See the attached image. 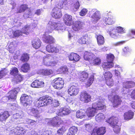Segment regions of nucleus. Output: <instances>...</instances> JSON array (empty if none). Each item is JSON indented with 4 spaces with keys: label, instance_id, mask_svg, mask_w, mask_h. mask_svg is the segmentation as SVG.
Returning <instances> with one entry per match:
<instances>
[{
    "label": "nucleus",
    "instance_id": "f257e3e1",
    "mask_svg": "<svg viewBox=\"0 0 135 135\" xmlns=\"http://www.w3.org/2000/svg\"><path fill=\"white\" fill-rule=\"evenodd\" d=\"M47 29L48 30L44 34L42 39L47 44H52L54 42V38L51 36L49 35L48 33L51 32L55 30L61 33L65 30L64 25L60 22L55 20H51L47 25Z\"/></svg>",
    "mask_w": 135,
    "mask_h": 135
},
{
    "label": "nucleus",
    "instance_id": "f03ea898",
    "mask_svg": "<svg viewBox=\"0 0 135 135\" xmlns=\"http://www.w3.org/2000/svg\"><path fill=\"white\" fill-rule=\"evenodd\" d=\"M96 102L93 104L92 107L88 108L86 112L89 117L94 116L98 110H101L105 107L104 104V100L101 97H99L98 98Z\"/></svg>",
    "mask_w": 135,
    "mask_h": 135
},
{
    "label": "nucleus",
    "instance_id": "7ed1b4c3",
    "mask_svg": "<svg viewBox=\"0 0 135 135\" xmlns=\"http://www.w3.org/2000/svg\"><path fill=\"white\" fill-rule=\"evenodd\" d=\"M52 101V99L51 97L46 95L36 99L35 100L34 104L36 107L40 108L51 104Z\"/></svg>",
    "mask_w": 135,
    "mask_h": 135
},
{
    "label": "nucleus",
    "instance_id": "20e7f679",
    "mask_svg": "<svg viewBox=\"0 0 135 135\" xmlns=\"http://www.w3.org/2000/svg\"><path fill=\"white\" fill-rule=\"evenodd\" d=\"M88 15L91 18L93 22L94 23L97 22L101 17L100 12L95 8L91 9L89 10Z\"/></svg>",
    "mask_w": 135,
    "mask_h": 135
},
{
    "label": "nucleus",
    "instance_id": "39448f33",
    "mask_svg": "<svg viewBox=\"0 0 135 135\" xmlns=\"http://www.w3.org/2000/svg\"><path fill=\"white\" fill-rule=\"evenodd\" d=\"M125 32L124 28L119 26L112 28L109 33L112 37L116 38L119 37V33H123Z\"/></svg>",
    "mask_w": 135,
    "mask_h": 135
},
{
    "label": "nucleus",
    "instance_id": "423d86ee",
    "mask_svg": "<svg viewBox=\"0 0 135 135\" xmlns=\"http://www.w3.org/2000/svg\"><path fill=\"white\" fill-rule=\"evenodd\" d=\"M114 57L113 55L111 54L107 55V60L108 62L103 63L102 66L104 70H105L107 69L111 68L114 66V64L113 61Z\"/></svg>",
    "mask_w": 135,
    "mask_h": 135
},
{
    "label": "nucleus",
    "instance_id": "0eeeda50",
    "mask_svg": "<svg viewBox=\"0 0 135 135\" xmlns=\"http://www.w3.org/2000/svg\"><path fill=\"white\" fill-rule=\"evenodd\" d=\"M47 124L54 127H59L63 122L62 120L58 117L47 119Z\"/></svg>",
    "mask_w": 135,
    "mask_h": 135
},
{
    "label": "nucleus",
    "instance_id": "6e6552de",
    "mask_svg": "<svg viewBox=\"0 0 135 135\" xmlns=\"http://www.w3.org/2000/svg\"><path fill=\"white\" fill-rule=\"evenodd\" d=\"M53 86L55 89L60 90L64 86V83L62 79L60 78H56L53 80Z\"/></svg>",
    "mask_w": 135,
    "mask_h": 135
},
{
    "label": "nucleus",
    "instance_id": "1a4fd4ad",
    "mask_svg": "<svg viewBox=\"0 0 135 135\" xmlns=\"http://www.w3.org/2000/svg\"><path fill=\"white\" fill-rule=\"evenodd\" d=\"M16 126V128L12 129L10 131V135H24L25 133L24 129L21 127Z\"/></svg>",
    "mask_w": 135,
    "mask_h": 135
},
{
    "label": "nucleus",
    "instance_id": "9d476101",
    "mask_svg": "<svg viewBox=\"0 0 135 135\" xmlns=\"http://www.w3.org/2000/svg\"><path fill=\"white\" fill-rule=\"evenodd\" d=\"M80 100L84 103H87L91 100L90 95L85 91L82 92L80 95Z\"/></svg>",
    "mask_w": 135,
    "mask_h": 135
},
{
    "label": "nucleus",
    "instance_id": "9b49d317",
    "mask_svg": "<svg viewBox=\"0 0 135 135\" xmlns=\"http://www.w3.org/2000/svg\"><path fill=\"white\" fill-rule=\"evenodd\" d=\"M61 9L59 8L57 6L56 7L54 8L51 13V15L52 17L55 19L61 18L62 16Z\"/></svg>",
    "mask_w": 135,
    "mask_h": 135
},
{
    "label": "nucleus",
    "instance_id": "f8f14e48",
    "mask_svg": "<svg viewBox=\"0 0 135 135\" xmlns=\"http://www.w3.org/2000/svg\"><path fill=\"white\" fill-rule=\"evenodd\" d=\"M30 99V97L26 94H23L21 97V102L24 106L26 107L31 102Z\"/></svg>",
    "mask_w": 135,
    "mask_h": 135
},
{
    "label": "nucleus",
    "instance_id": "ddd939ff",
    "mask_svg": "<svg viewBox=\"0 0 135 135\" xmlns=\"http://www.w3.org/2000/svg\"><path fill=\"white\" fill-rule=\"evenodd\" d=\"M63 20L65 23L68 26H70L73 24L74 19L71 16L68 14H66L64 16Z\"/></svg>",
    "mask_w": 135,
    "mask_h": 135
},
{
    "label": "nucleus",
    "instance_id": "4468645a",
    "mask_svg": "<svg viewBox=\"0 0 135 135\" xmlns=\"http://www.w3.org/2000/svg\"><path fill=\"white\" fill-rule=\"evenodd\" d=\"M17 93V90H16V89H14L8 92V94L9 95L8 97H6V98L7 99H8V101H10L11 99L13 101L16 98V94ZM12 101V100H11V101Z\"/></svg>",
    "mask_w": 135,
    "mask_h": 135
},
{
    "label": "nucleus",
    "instance_id": "2eb2a0df",
    "mask_svg": "<svg viewBox=\"0 0 135 135\" xmlns=\"http://www.w3.org/2000/svg\"><path fill=\"white\" fill-rule=\"evenodd\" d=\"M94 55L91 52L86 51L84 53V60L88 61L90 63H91L92 60L94 58Z\"/></svg>",
    "mask_w": 135,
    "mask_h": 135
},
{
    "label": "nucleus",
    "instance_id": "dca6fc26",
    "mask_svg": "<svg viewBox=\"0 0 135 135\" xmlns=\"http://www.w3.org/2000/svg\"><path fill=\"white\" fill-rule=\"evenodd\" d=\"M84 24L83 22L81 21H76L73 23V29L75 31H78L83 29Z\"/></svg>",
    "mask_w": 135,
    "mask_h": 135
},
{
    "label": "nucleus",
    "instance_id": "f3484780",
    "mask_svg": "<svg viewBox=\"0 0 135 135\" xmlns=\"http://www.w3.org/2000/svg\"><path fill=\"white\" fill-rule=\"evenodd\" d=\"M31 86L34 88H40L43 87L44 86V83L41 80H35L32 82L31 85Z\"/></svg>",
    "mask_w": 135,
    "mask_h": 135
},
{
    "label": "nucleus",
    "instance_id": "a211bd4d",
    "mask_svg": "<svg viewBox=\"0 0 135 135\" xmlns=\"http://www.w3.org/2000/svg\"><path fill=\"white\" fill-rule=\"evenodd\" d=\"M117 118L112 116L106 120V122L109 123L112 127L118 124V120Z\"/></svg>",
    "mask_w": 135,
    "mask_h": 135
},
{
    "label": "nucleus",
    "instance_id": "6ab92c4d",
    "mask_svg": "<svg viewBox=\"0 0 135 135\" xmlns=\"http://www.w3.org/2000/svg\"><path fill=\"white\" fill-rule=\"evenodd\" d=\"M105 128L104 127H102L98 128H95L93 129V131L92 135H95L94 134V132H95L96 134L98 135H103L105 132Z\"/></svg>",
    "mask_w": 135,
    "mask_h": 135
},
{
    "label": "nucleus",
    "instance_id": "aec40b11",
    "mask_svg": "<svg viewBox=\"0 0 135 135\" xmlns=\"http://www.w3.org/2000/svg\"><path fill=\"white\" fill-rule=\"evenodd\" d=\"M68 92L70 96H74L78 94L79 92V89L76 86H72L68 89Z\"/></svg>",
    "mask_w": 135,
    "mask_h": 135
},
{
    "label": "nucleus",
    "instance_id": "412c9836",
    "mask_svg": "<svg viewBox=\"0 0 135 135\" xmlns=\"http://www.w3.org/2000/svg\"><path fill=\"white\" fill-rule=\"evenodd\" d=\"M69 60L73 61L74 62L78 61L80 59V56L74 52L71 53L68 56Z\"/></svg>",
    "mask_w": 135,
    "mask_h": 135
},
{
    "label": "nucleus",
    "instance_id": "4be33fe9",
    "mask_svg": "<svg viewBox=\"0 0 135 135\" xmlns=\"http://www.w3.org/2000/svg\"><path fill=\"white\" fill-rule=\"evenodd\" d=\"M46 51L49 53H57L59 52V50L54 45H48L46 47Z\"/></svg>",
    "mask_w": 135,
    "mask_h": 135
},
{
    "label": "nucleus",
    "instance_id": "5701e85b",
    "mask_svg": "<svg viewBox=\"0 0 135 135\" xmlns=\"http://www.w3.org/2000/svg\"><path fill=\"white\" fill-rule=\"evenodd\" d=\"M70 112L69 109L66 108H61L59 110L57 114L59 116L62 117L68 115Z\"/></svg>",
    "mask_w": 135,
    "mask_h": 135
},
{
    "label": "nucleus",
    "instance_id": "b1692460",
    "mask_svg": "<svg viewBox=\"0 0 135 135\" xmlns=\"http://www.w3.org/2000/svg\"><path fill=\"white\" fill-rule=\"evenodd\" d=\"M52 58L51 54H49L44 56L43 59V64L47 66L50 65V61Z\"/></svg>",
    "mask_w": 135,
    "mask_h": 135
},
{
    "label": "nucleus",
    "instance_id": "393cba45",
    "mask_svg": "<svg viewBox=\"0 0 135 135\" xmlns=\"http://www.w3.org/2000/svg\"><path fill=\"white\" fill-rule=\"evenodd\" d=\"M112 101L113 100V107H116L118 105L120 104L121 100V99L118 96L116 95L114 96L113 97Z\"/></svg>",
    "mask_w": 135,
    "mask_h": 135
},
{
    "label": "nucleus",
    "instance_id": "a878e982",
    "mask_svg": "<svg viewBox=\"0 0 135 135\" xmlns=\"http://www.w3.org/2000/svg\"><path fill=\"white\" fill-rule=\"evenodd\" d=\"M89 40L87 35L85 34L79 40L78 42L81 44H87L88 42H89Z\"/></svg>",
    "mask_w": 135,
    "mask_h": 135
},
{
    "label": "nucleus",
    "instance_id": "bb28decb",
    "mask_svg": "<svg viewBox=\"0 0 135 135\" xmlns=\"http://www.w3.org/2000/svg\"><path fill=\"white\" fill-rule=\"evenodd\" d=\"M28 112L29 114L35 117H38L39 116V111L35 108H32L29 109Z\"/></svg>",
    "mask_w": 135,
    "mask_h": 135
},
{
    "label": "nucleus",
    "instance_id": "cd10ccee",
    "mask_svg": "<svg viewBox=\"0 0 135 135\" xmlns=\"http://www.w3.org/2000/svg\"><path fill=\"white\" fill-rule=\"evenodd\" d=\"M32 46L34 48L37 49L41 46V42L40 39L36 38L32 41Z\"/></svg>",
    "mask_w": 135,
    "mask_h": 135
},
{
    "label": "nucleus",
    "instance_id": "c85d7f7f",
    "mask_svg": "<svg viewBox=\"0 0 135 135\" xmlns=\"http://www.w3.org/2000/svg\"><path fill=\"white\" fill-rule=\"evenodd\" d=\"M103 21L106 24L111 25L114 23L115 20L113 17H104L103 18Z\"/></svg>",
    "mask_w": 135,
    "mask_h": 135
},
{
    "label": "nucleus",
    "instance_id": "c756f323",
    "mask_svg": "<svg viewBox=\"0 0 135 135\" xmlns=\"http://www.w3.org/2000/svg\"><path fill=\"white\" fill-rule=\"evenodd\" d=\"M133 113L131 110L124 113V119L126 120H129L132 119L133 116Z\"/></svg>",
    "mask_w": 135,
    "mask_h": 135
},
{
    "label": "nucleus",
    "instance_id": "7c9ffc66",
    "mask_svg": "<svg viewBox=\"0 0 135 135\" xmlns=\"http://www.w3.org/2000/svg\"><path fill=\"white\" fill-rule=\"evenodd\" d=\"M70 5V1H68L66 0H64L62 2L59 3L57 6H59V8L61 9L63 7H67Z\"/></svg>",
    "mask_w": 135,
    "mask_h": 135
},
{
    "label": "nucleus",
    "instance_id": "2f4dec72",
    "mask_svg": "<svg viewBox=\"0 0 135 135\" xmlns=\"http://www.w3.org/2000/svg\"><path fill=\"white\" fill-rule=\"evenodd\" d=\"M114 67L116 68L114 71L115 75L118 77H120V73L119 71H123L122 68L118 65H115Z\"/></svg>",
    "mask_w": 135,
    "mask_h": 135
},
{
    "label": "nucleus",
    "instance_id": "473e14b6",
    "mask_svg": "<svg viewBox=\"0 0 135 135\" xmlns=\"http://www.w3.org/2000/svg\"><path fill=\"white\" fill-rule=\"evenodd\" d=\"M86 111L83 109H80L76 112V116L78 118L82 119L85 116V114Z\"/></svg>",
    "mask_w": 135,
    "mask_h": 135
},
{
    "label": "nucleus",
    "instance_id": "72a5a7b5",
    "mask_svg": "<svg viewBox=\"0 0 135 135\" xmlns=\"http://www.w3.org/2000/svg\"><path fill=\"white\" fill-rule=\"evenodd\" d=\"M88 76V74L85 71H83L79 75V78L80 81L82 82H85L86 80H87V78Z\"/></svg>",
    "mask_w": 135,
    "mask_h": 135
},
{
    "label": "nucleus",
    "instance_id": "f704fd0d",
    "mask_svg": "<svg viewBox=\"0 0 135 135\" xmlns=\"http://www.w3.org/2000/svg\"><path fill=\"white\" fill-rule=\"evenodd\" d=\"M9 116L8 111H5L3 113L0 114V121L5 120Z\"/></svg>",
    "mask_w": 135,
    "mask_h": 135
},
{
    "label": "nucleus",
    "instance_id": "c9c22d12",
    "mask_svg": "<svg viewBox=\"0 0 135 135\" xmlns=\"http://www.w3.org/2000/svg\"><path fill=\"white\" fill-rule=\"evenodd\" d=\"M104 119V115L102 113H99L95 117V120L98 122L102 121Z\"/></svg>",
    "mask_w": 135,
    "mask_h": 135
},
{
    "label": "nucleus",
    "instance_id": "e433bc0d",
    "mask_svg": "<svg viewBox=\"0 0 135 135\" xmlns=\"http://www.w3.org/2000/svg\"><path fill=\"white\" fill-rule=\"evenodd\" d=\"M77 130L78 129L76 127L73 126L69 129L67 135H75Z\"/></svg>",
    "mask_w": 135,
    "mask_h": 135
},
{
    "label": "nucleus",
    "instance_id": "4c0bfd02",
    "mask_svg": "<svg viewBox=\"0 0 135 135\" xmlns=\"http://www.w3.org/2000/svg\"><path fill=\"white\" fill-rule=\"evenodd\" d=\"M24 116V113L21 111L19 112V113H17L14 114L13 115V118L15 119H20L22 118Z\"/></svg>",
    "mask_w": 135,
    "mask_h": 135
},
{
    "label": "nucleus",
    "instance_id": "58836bf2",
    "mask_svg": "<svg viewBox=\"0 0 135 135\" xmlns=\"http://www.w3.org/2000/svg\"><path fill=\"white\" fill-rule=\"evenodd\" d=\"M52 71L51 70L42 69L39 71V73L42 75H49L52 73Z\"/></svg>",
    "mask_w": 135,
    "mask_h": 135
},
{
    "label": "nucleus",
    "instance_id": "ea45409f",
    "mask_svg": "<svg viewBox=\"0 0 135 135\" xmlns=\"http://www.w3.org/2000/svg\"><path fill=\"white\" fill-rule=\"evenodd\" d=\"M118 89V88H116L114 89H111L112 94H111L109 95L108 96V99L112 101V98H113L114 96L116 94Z\"/></svg>",
    "mask_w": 135,
    "mask_h": 135
},
{
    "label": "nucleus",
    "instance_id": "a19ab883",
    "mask_svg": "<svg viewBox=\"0 0 135 135\" xmlns=\"http://www.w3.org/2000/svg\"><path fill=\"white\" fill-rule=\"evenodd\" d=\"M29 59V56L28 54L26 53H24L22 55L20 60L23 62L27 61Z\"/></svg>",
    "mask_w": 135,
    "mask_h": 135
},
{
    "label": "nucleus",
    "instance_id": "79ce46f5",
    "mask_svg": "<svg viewBox=\"0 0 135 135\" xmlns=\"http://www.w3.org/2000/svg\"><path fill=\"white\" fill-rule=\"evenodd\" d=\"M97 39L98 44L99 45H102L104 42V38L101 35H99L97 36Z\"/></svg>",
    "mask_w": 135,
    "mask_h": 135
},
{
    "label": "nucleus",
    "instance_id": "37998d69",
    "mask_svg": "<svg viewBox=\"0 0 135 135\" xmlns=\"http://www.w3.org/2000/svg\"><path fill=\"white\" fill-rule=\"evenodd\" d=\"M22 31L23 33L26 35H28L30 31V26L28 25H27L22 28Z\"/></svg>",
    "mask_w": 135,
    "mask_h": 135
},
{
    "label": "nucleus",
    "instance_id": "c03bdc74",
    "mask_svg": "<svg viewBox=\"0 0 135 135\" xmlns=\"http://www.w3.org/2000/svg\"><path fill=\"white\" fill-rule=\"evenodd\" d=\"M101 63V60L99 57H96L92 60V62L90 64H92L95 65H99Z\"/></svg>",
    "mask_w": 135,
    "mask_h": 135
},
{
    "label": "nucleus",
    "instance_id": "a18cd8bd",
    "mask_svg": "<svg viewBox=\"0 0 135 135\" xmlns=\"http://www.w3.org/2000/svg\"><path fill=\"white\" fill-rule=\"evenodd\" d=\"M30 65L27 63L23 65L21 68V70L23 72L26 73L30 70Z\"/></svg>",
    "mask_w": 135,
    "mask_h": 135
},
{
    "label": "nucleus",
    "instance_id": "49530a36",
    "mask_svg": "<svg viewBox=\"0 0 135 135\" xmlns=\"http://www.w3.org/2000/svg\"><path fill=\"white\" fill-rule=\"evenodd\" d=\"M127 81L124 82L123 83V88L122 90V93L124 94H127L128 91V89L130 88V87H128V84H126Z\"/></svg>",
    "mask_w": 135,
    "mask_h": 135
},
{
    "label": "nucleus",
    "instance_id": "de8ad7c7",
    "mask_svg": "<svg viewBox=\"0 0 135 135\" xmlns=\"http://www.w3.org/2000/svg\"><path fill=\"white\" fill-rule=\"evenodd\" d=\"M94 80V76L93 75H91L87 80V82L85 83L87 86H89L93 83Z\"/></svg>",
    "mask_w": 135,
    "mask_h": 135
},
{
    "label": "nucleus",
    "instance_id": "09e8293b",
    "mask_svg": "<svg viewBox=\"0 0 135 135\" xmlns=\"http://www.w3.org/2000/svg\"><path fill=\"white\" fill-rule=\"evenodd\" d=\"M27 8V6L26 4L22 5L17 9V10L16 13H21L23 12Z\"/></svg>",
    "mask_w": 135,
    "mask_h": 135
},
{
    "label": "nucleus",
    "instance_id": "8fccbe9b",
    "mask_svg": "<svg viewBox=\"0 0 135 135\" xmlns=\"http://www.w3.org/2000/svg\"><path fill=\"white\" fill-rule=\"evenodd\" d=\"M104 77L106 80L112 79V75L110 71H108L105 73L104 75Z\"/></svg>",
    "mask_w": 135,
    "mask_h": 135
},
{
    "label": "nucleus",
    "instance_id": "3c124183",
    "mask_svg": "<svg viewBox=\"0 0 135 135\" xmlns=\"http://www.w3.org/2000/svg\"><path fill=\"white\" fill-rule=\"evenodd\" d=\"M80 6L79 2L78 1H77L74 4V7H73L71 8V10L74 11H76L78 9Z\"/></svg>",
    "mask_w": 135,
    "mask_h": 135
},
{
    "label": "nucleus",
    "instance_id": "603ef678",
    "mask_svg": "<svg viewBox=\"0 0 135 135\" xmlns=\"http://www.w3.org/2000/svg\"><path fill=\"white\" fill-rule=\"evenodd\" d=\"M26 121L27 123L31 126L35 125L36 124V122L33 120L27 119H26Z\"/></svg>",
    "mask_w": 135,
    "mask_h": 135
},
{
    "label": "nucleus",
    "instance_id": "864d4df0",
    "mask_svg": "<svg viewBox=\"0 0 135 135\" xmlns=\"http://www.w3.org/2000/svg\"><path fill=\"white\" fill-rule=\"evenodd\" d=\"M18 69L16 68H12V70L11 71L10 73L12 75L15 76L18 74Z\"/></svg>",
    "mask_w": 135,
    "mask_h": 135
},
{
    "label": "nucleus",
    "instance_id": "5fc2aeb1",
    "mask_svg": "<svg viewBox=\"0 0 135 135\" xmlns=\"http://www.w3.org/2000/svg\"><path fill=\"white\" fill-rule=\"evenodd\" d=\"M106 80V84L108 86H112L113 85L114 82L112 79H110Z\"/></svg>",
    "mask_w": 135,
    "mask_h": 135
},
{
    "label": "nucleus",
    "instance_id": "6e6d98bb",
    "mask_svg": "<svg viewBox=\"0 0 135 135\" xmlns=\"http://www.w3.org/2000/svg\"><path fill=\"white\" fill-rule=\"evenodd\" d=\"M88 10L85 8L82 9L80 12V15L82 16H84L86 15L88 12Z\"/></svg>",
    "mask_w": 135,
    "mask_h": 135
},
{
    "label": "nucleus",
    "instance_id": "4d7b16f0",
    "mask_svg": "<svg viewBox=\"0 0 135 135\" xmlns=\"http://www.w3.org/2000/svg\"><path fill=\"white\" fill-rule=\"evenodd\" d=\"M23 33L21 31L17 30L15 31L14 32L13 34L15 37H17L20 35H22Z\"/></svg>",
    "mask_w": 135,
    "mask_h": 135
},
{
    "label": "nucleus",
    "instance_id": "13d9d810",
    "mask_svg": "<svg viewBox=\"0 0 135 135\" xmlns=\"http://www.w3.org/2000/svg\"><path fill=\"white\" fill-rule=\"evenodd\" d=\"M112 127L113 128V131L115 133H117L119 132L120 130V128L118 124Z\"/></svg>",
    "mask_w": 135,
    "mask_h": 135
},
{
    "label": "nucleus",
    "instance_id": "bf43d9fd",
    "mask_svg": "<svg viewBox=\"0 0 135 135\" xmlns=\"http://www.w3.org/2000/svg\"><path fill=\"white\" fill-rule=\"evenodd\" d=\"M7 70L4 69L0 71V79L2 78L7 73Z\"/></svg>",
    "mask_w": 135,
    "mask_h": 135
},
{
    "label": "nucleus",
    "instance_id": "052dcab7",
    "mask_svg": "<svg viewBox=\"0 0 135 135\" xmlns=\"http://www.w3.org/2000/svg\"><path fill=\"white\" fill-rule=\"evenodd\" d=\"M126 84H128V87H130V88H132L134 87L135 86V83L132 81H127V83Z\"/></svg>",
    "mask_w": 135,
    "mask_h": 135
},
{
    "label": "nucleus",
    "instance_id": "680f3d73",
    "mask_svg": "<svg viewBox=\"0 0 135 135\" xmlns=\"http://www.w3.org/2000/svg\"><path fill=\"white\" fill-rule=\"evenodd\" d=\"M65 130V127H62L57 131V133L59 134H63Z\"/></svg>",
    "mask_w": 135,
    "mask_h": 135
},
{
    "label": "nucleus",
    "instance_id": "e2e57ef3",
    "mask_svg": "<svg viewBox=\"0 0 135 135\" xmlns=\"http://www.w3.org/2000/svg\"><path fill=\"white\" fill-rule=\"evenodd\" d=\"M123 51L124 54H126L131 51V50L128 46H126L123 49Z\"/></svg>",
    "mask_w": 135,
    "mask_h": 135
},
{
    "label": "nucleus",
    "instance_id": "0e129e2a",
    "mask_svg": "<svg viewBox=\"0 0 135 135\" xmlns=\"http://www.w3.org/2000/svg\"><path fill=\"white\" fill-rule=\"evenodd\" d=\"M85 130L87 131H89L91 129L92 126L90 124H85Z\"/></svg>",
    "mask_w": 135,
    "mask_h": 135
},
{
    "label": "nucleus",
    "instance_id": "69168bd1",
    "mask_svg": "<svg viewBox=\"0 0 135 135\" xmlns=\"http://www.w3.org/2000/svg\"><path fill=\"white\" fill-rule=\"evenodd\" d=\"M31 15V12L29 10L27 12L25 13L24 15V17L25 18L30 17Z\"/></svg>",
    "mask_w": 135,
    "mask_h": 135
},
{
    "label": "nucleus",
    "instance_id": "338daca9",
    "mask_svg": "<svg viewBox=\"0 0 135 135\" xmlns=\"http://www.w3.org/2000/svg\"><path fill=\"white\" fill-rule=\"evenodd\" d=\"M15 76H16L15 77V78H16L17 80V81L21 82V81L22 80V78L21 75L17 74V75H16Z\"/></svg>",
    "mask_w": 135,
    "mask_h": 135
},
{
    "label": "nucleus",
    "instance_id": "774afa93",
    "mask_svg": "<svg viewBox=\"0 0 135 135\" xmlns=\"http://www.w3.org/2000/svg\"><path fill=\"white\" fill-rule=\"evenodd\" d=\"M51 131H47L44 132L41 135H52L51 134Z\"/></svg>",
    "mask_w": 135,
    "mask_h": 135
}]
</instances>
